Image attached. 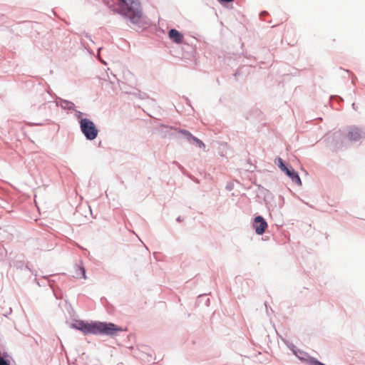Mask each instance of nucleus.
<instances>
[{
  "label": "nucleus",
  "instance_id": "f257e3e1",
  "mask_svg": "<svg viewBox=\"0 0 365 365\" xmlns=\"http://www.w3.org/2000/svg\"><path fill=\"white\" fill-rule=\"evenodd\" d=\"M72 327L81 330L85 334H105L108 336H114L118 332L123 331V329L113 323L106 322H93L88 323L83 321H78Z\"/></svg>",
  "mask_w": 365,
  "mask_h": 365
},
{
  "label": "nucleus",
  "instance_id": "f03ea898",
  "mask_svg": "<svg viewBox=\"0 0 365 365\" xmlns=\"http://www.w3.org/2000/svg\"><path fill=\"white\" fill-rule=\"evenodd\" d=\"M119 12L133 24H138L143 17L139 0H118Z\"/></svg>",
  "mask_w": 365,
  "mask_h": 365
},
{
  "label": "nucleus",
  "instance_id": "7ed1b4c3",
  "mask_svg": "<svg viewBox=\"0 0 365 365\" xmlns=\"http://www.w3.org/2000/svg\"><path fill=\"white\" fill-rule=\"evenodd\" d=\"M80 126L82 133L88 140H94L97 137L98 130L93 122L89 119L81 118Z\"/></svg>",
  "mask_w": 365,
  "mask_h": 365
},
{
  "label": "nucleus",
  "instance_id": "20e7f679",
  "mask_svg": "<svg viewBox=\"0 0 365 365\" xmlns=\"http://www.w3.org/2000/svg\"><path fill=\"white\" fill-rule=\"evenodd\" d=\"M253 227L257 235H262L267 228V223L261 216L255 217L253 221Z\"/></svg>",
  "mask_w": 365,
  "mask_h": 365
},
{
  "label": "nucleus",
  "instance_id": "39448f33",
  "mask_svg": "<svg viewBox=\"0 0 365 365\" xmlns=\"http://www.w3.org/2000/svg\"><path fill=\"white\" fill-rule=\"evenodd\" d=\"M347 137L351 141H356L362 137V133L357 128H351L348 132Z\"/></svg>",
  "mask_w": 365,
  "mask_h": 365
},
{
  "label": "nucleus",
  "instance_id": "423d86ee",
  "mask_svg": "<svg viewBox=\"0 0 365 365\" xmlns=\"http://www.w3.org/2000/svg\"><path fill=\"white\" fill-rule=\"evenodd\" d=\"M168 36L176 43H181L183 41V35L176 29H171L168 33Z\"/></svg>",
  "mask_w": 365,
  "mask_h": 365
},
{
  "label": "nucleus",
  "instance_id": "0eeeda50",
  "mask_svg": "<svg viewBox=\"0 0 365 365\" xmlns=\"http://www.w3.org/2000/svg\"><path fill=\"white\" fill-rule=\"evenodd\" d=\"M284 173L292 180V181L298 185H302V182H301V179L298 175V173L297 172H295V170L292 168H288L285 171Z\"/></svg>",
  "mask_w": 365,
  "mask_h": 365
},
{
  "label": "nucleus",
  "instance_id": "6e6552de",
  "mask_svg": "<svg viewBox=\"0 0 365 365\" xmlns=\"http://www.w3.org/2000/svg\"><path fill=\"white\" fill-rule=\"evenodd\" d=\"M192 140L193 141H195L198 145V146L200 148H202L205 149V144L203 143V142L202 140H200V139H198V138H195L194 136L192 137Z\"/></svg>",
  "mask_w": 365,
  "mask_h": 365
},
{
  "label": "nucleus",
  "instance_id": "1a4fd4ad",
  "mask_svg": "<svg viewBox=\"0 0 365 365\" xmlns=\"http://www.w3.org/2000/svg\"><path fill=\"white\" fill-rule=\"evenodd\" d=\"M277 160L279 162V167L281 168L282 171L284 172L288 168L284 164L281 158H278Z\"/></svg>",
  "mask_w": 365,
  "mask_h": 365
},
{
  "label": "nucleus",
  "instance_id": "9d476101",
  "mask_svg": "<svg viewBox=\"0 0 365 365\" xmlns=\"http://www.w3.org/2000/svg\"><path fill=\"white\" fill-rule=\"evenodd\" d=\"M180 133H182L183 135H185L187 138L188 140L192 139V137H193V135L186 130H180Z\"/></svg>",
  "mask_w": 365,
  "mask_h": 365
},
{
  "label": "nucleus",
  "instance_id": "9b49d317",
  "mask_svg": "<svg viewBox=\"0 0 365 365\" xmlns=\"http://www.w3.org/2000/svg\"><path fill=\"white\" fill-rule=\"evenodd\" d=\"M180 133H182L183 135H185L187 138L188 140L192 139V137H193V135L186 130H180Z\"/></svg>",
  "mask_w": 365,
  "mask_h": 365
},
{
  "label": "nucleus",
  "instance_id": "f8f14e48",
  "mask_svg": "<svg viewBox=\"0 0 365 365\" xmlns=\"http://www.w3.org/2000/svg\"><path fill=\"white\" fill-rule=\"evenodd\" d=\"M78 269H79V270L81 271V274H82V275H83V278H84V279H86V271H85V269H84L83 267H79V268H78Z\"/></svg>",
  "mask_w": 365,
  "mask_h": 365
},
{
  "label": "nucleus",
  "instance_id": "ddd939ff",
  "mask_svg": "<svg viewBox=\"0 0 365 365\" xmlns=\"http://www.w3.org/2000/svg\"><path fill=\"white\" fill-rule=\"evenodd\" d=\"M219 1H222V2H227V3H230V2H232L234 0H218Z\"/></svg>",
  "mask_w": 365,
  "mask_h": 365
}]
</instances>
